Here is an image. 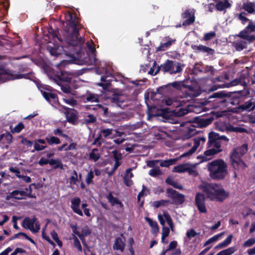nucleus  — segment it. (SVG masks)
<instances>
[{"instance_id": "de8ad7c7", "label": "nucleus", "mask_w": 255, "mask_h": 255, "mask_svg": "<svg viewBox=\"0 0 255 255\" xmlns=\"http://www.w3.org/2000/svg\"><path fill=\"white\" fill-rule=\"evenodd\" d=\"M66 117L67 121L71 123H75L77 119L76 115L72 112H67Z\"/></svg>"}, {"instance_id": "a18cd8bd", "label": "nucleus", "mask_w": 255, "mask_h": 255, "mask_svg": "<svg viewBox=\"0 0 255 255\" xmlns=\"http://www.w3.org/2000/svg\"><path fill=\"white\" fill-rule=\"evenodd\" d=\"M49 164L51 166H54V168H63V164L59 159H51L49 160Z\"/></svg>"}, {"instance_id": "473e14b6", "label": "nucleus", "mask_w": 255, "mask_h": 255, "mask_svg": "<svg viewBox=\"0 0 255 255\" xmlns=\"http://www.w3.org/2000/svg\"><path fill=\"white\" fill-rule=\"evenodd\" d=\"M126 97L123 95H115L111 98V101L121 107L126 102Z\"/></svg>"}, {"instance_id": "4be33fe9", "label": "nucleus", "mask_w": 255, "mask_h": 255, "mask_svg": "<svg viewBox=\"0 0 255 255\" xmlns=\"http://www.w3.org/2000/svg\"><path fill=\"white\" fill-rule=\"evenodd\" d=\"M81 200L79 198H73L71 200V208L73 211L80 216H83V212L80 208Z\"/></svg>"}, {"instance_id": "423d86ee", "label": "nucleus", "mask_w": 255, "mask_h": 255, "mask_svg": "<svg viewBox=\"0 0 255 255\" xmlns=\"http://www.w3.org/2000/svg\"><path fill=\"white\" fill-rule=\"evenodd\" d=\"M250 82L249 73L247 71L242 72L239 78H237L231 82L227 83H223L218 86H214L210 89L211 91H214L219 88H230L238 85H241L245 87L247 86Z\"/></svg>"}, {"instance_id": "864d4df0", "label": "nucleus", "mask_w": 255, "mask_h": 255, "mask_svg": "<svg viewBox=\"0 0 255 255\" xmlns=\"http://www.w3.org/2000/svg\"><path fill=\"white\" fill-rule=\"evenodd\" d=\"M64 102L70 106H74L77 105V101L73 98H63Z\"/></svg>"}, {"instance_id": "ea45409f", "label": "nucleus", "mask_w": 255, "mask_h": 255, "mask_svg": "<svg viewBox=\"0 0 255 255\" xmlns=\"http://www.w3.org/2000/svg\"><path fill=\"white\" fill-rule=\"evenodd\" d=\"M233 236L230 235L223 242L218 244L215 247L216 249H222L228 246L232 242Z\"/></svg>"}, {"instance_id": "a211bd4d", "label": "nucleus", "mask_w": 255, "mask_h": 255, "mask_svg": "<svg viewBox=\"0 0 255 255\" xmlns=\"http://www.w3.org/2000/svg\"><path fill=\"white\" fill-rule=\"evenodd\" d=\"M87 46L90 51L91 52V58L88 59H86L84 61V62L87 64V65H92L94 64L97 63V59L95 57V48L93 45V43H90V42H87L86 43Z\"/></svg>"}, {"instance_id": "dca6fc26", "label": "nucleus", "mask_w": 255, "mask_h": 255, "mask_svg": "<svg viewBox=\"0 0 255 255\" xmlns=\"http://www.w3.org/2000/svg\"><path fill=\"white\" fill-rule=\"evenodd\" d=\"M195 10H186L183 13L181 14V17L182 18H186V19L183 22V25H189L193 23L195 21Z\"/></svg>"}, {"instance_id": "c756f323", "label": "nucleus", "mask_w": 255, "mask_h": 255, "mask_svg": "<svg viewBox=\"0 0 255 255\" xmlns=\"http://www.w3.org/2000/svg\"><path fill=\"white\" fill-rule=\"evenodd\" d=\"M241 38L236 40L234 42V46L236 49L238 51H241L247 46V43L244 40V39L241 37Z\"/></svg>"}, {"instance_id": "aec40b11", "label": "nucleus", "mask_w": 255, "mask_h": 255, "mask_svg": "<svg viewBox=\"0 0 255 255\" xmlns=\"http://www.w3.org/2000/svg\"><path fill=\"white\" fill-rule=\"evenodd\" d=\"M82 98L85 103H98L99 102L100 96L97 94L88 92L82 97Z\"/></svg>"}, {"instance_id": "2f4dec72", "label": "nucleus", "mask_w": 255, "mask_h": 255, "mask_svg": "<svg viewBox=\"0 0 255 255\" xmlns=\"http://www.w3.org/2000/svg\"><path fill=\"white\" fill-rule=\"evenodd\" d=\"M240 107L243 110L253 111L255 109V103L253 102L252 100H249L246 102L244 104L241 105Z\"/></svg>"}, {"instance_id": "09e8293b", "label": "nucleus", "mask_w": 255, "mask_h": 255, "mask_svg": "<svg viewBox=\"0 0 255 255\" xmlns=\"http://www.w3.org/2000/svg\"><path fill=\"white\" fill-rule=\"evenodd\" d=\"M169 232L170 230L168 227H163L161 237V240L163 243H167L168 242L167 240H165V238L168 236Z\"/></svg>"}, {"instance_id": "c9c22d12", "label": "nucleus", "mask_w": 255, "mask_h": 255, "mask_svg": "<svg viewBox=\"0 0 255 255\" xmlns=\"http://www.w3.org/2000/svg\"><path fill=\"white\" fill-rule=\"evenodd\" d=\"M195 120L196 121L197 124H198V126L199 127H205L209 125H210L213 120L212 119H203V118H195Z\"/></svg>"}, {"instance_id": "3c124183", "label": "nucleus", "mask_w": 255, "mask_h": 255, "mask_svg": "<svg viewBox=\"0 0 255 255\" xmlns=\"http://www.w3.org/2000/svg\"><path fill=\"white\" fill-rule=\"evenodd\" d=\"M100 131L101 134H103L105 138H107L112 134L114 129L112 128H101Z\"/></svg>"}, {"instance_id": "2eb2a0df", "label": "nucleus", "mask_w": 255, "mask_h": 255, "mask_svg": "<svg viewBox=\"0 0 255 255\" xmlns=\"http://www.w3.org/2000/svg\"><path fill=\"white\" fill-rule=\"evenodd\" d=\"M206 140V139L204 137H200L198 138H195L193 139L194 145L192 147L189 149L188 151L184 152L183 153L180 157V158L186 157L188 156H190L192 155L199 147L200 144H203Z\"/></svg>"}, {"instance_id": "f03ea898", "label": "nucleus", "mask_w": 255, "mask_h": 255, "mask_svg": "<svg viewBox=\"0 0 255 255\" xmlns=\"http://www.w3.org/2000/svg\"><path fill=\"white\" fill-rule=\"evenodd\" d=\"M199 188L202 191L207 198L211 201L223 202L229 196L222 185L215 183H203L199 186Z\"/></svg>"}, {"instance_id": "774afa93", "label": "nucleus", "mask_w": 255, "mask_h": 255, "mask_svg": "<svg viewBox=\"0 0 255 255\" xmlns=\"http://www.w3.org/2000/svg\"><path fill=\"white\" fill-rule=\"evenodd\" d=\"M255 243V238H252L248 239L247 241H246L244 244V247H250L254 245Z\"/></svg>"}, {"instance_id": "c03bdc74", "label": "nucleus", "mask_w": 255, "mask_h": 255, "mask_svg": "<svg viewBox=\"0 0 255 255\" xmlns=\"http://www.w3.org/2000/svg\"><path fill=\"white\" fill-rule=\"evenodd\" d=\"M89 157L90 159L97 161L100 157L98 150L96 148L93 149L90 153Z\"/></svg>"}, {"instance_id": "e433bc0d", "label": "nucleus", "mask_w": 255, "mask_h": 255, "mask_svg": "<svg viewBox=\"0 0 255 255\" xmlns=\"http://www.w3.org/2000/svg\"><path fill=\"white\" fill-rule=\"evenodd\" d=\"M63 47L61 46H54L52 47L50 45H48L47 47V50L52 56H57L61 54Z\"/></svg>"}, {"instance_id": "9b49d317", "label": "nucleus", "mask_w": 255, "mask_h": 255, "mask_svg": "<svg viewBox=\"0 0 255 255\" xmlns=\"http://www.w3.org/2000/svg\"><path fill=\"white\" fill-rule=\"evenodd\" d=\"M0 78L5 80H14L18 79H28L29 78V74H10L7 70L2 68H0Z\"/></svg>"}, {"instance_id": "0eeeda50", "label": "nucleus", "mask_w": 255, "mask_h": 255, "mask_svg": "<svg viewBox=\"0 0 255 255\" xmlns=\"http://www.w3.org/2000/svg\"><path fill=\"white\" fill-rule=\"evenodd\" d=\"M184 66L183 64L178 62L168 60L161 65V68L164 72L173 74L181 72Z\"/></svg>"}, {"instance_id": "37998d69", "label": "nucleus", "mask_w": 255, "mask_h": 255, "mask_svg": "<svg viewBox=\"0 0 255 255\" xmlns=\"http://www.w3.org/2000/svg\"><path fill=\"white\" fill-rule=\"evenodd\" d=\"M188 167V163L182 164L175 166L173 168V171L178 173H183L187 171V167Z\"/></svg>"}, {"instance_id": "49530a36", "label": "nucleus", "mask_w": 255, "mask_h": 255, "mask_svg": "<svg viewBox=\"0 0 255 255\" xmlns=\"http://www.w3.org/2000/svg\"><path fill=\"white\" fill-rule=\"evenodd\" d=\"M45 141H46L47 142L50 144V145H52V144H58L59 143H60V139L57 137H55V136H50V137H46L45 138Z\"/></svg>"}, {"instance_id": "0e129e2a", "label": "nucleus", "mask_w": 255, "mask_h": 255, "mask_svg": "<svg viewBox=\"0 0 255 255\" xmlns=\"http://www.w3.org/2000/svg\"><path fill=\"white\" fill-rule=\"evenodd\" d=\"M42 95L48 102H49L51 99H55V94L53 93L44 92Z\"/></svg>"}, {"instance_id": "a19ab883", "label": "nucleus", "mask_w": 255, "mask_h": 255, "mask_svg": "<svg viewBox=\"0 0 255 255\" xmlns=\"http://www.w3.org/2000/svg\"><path fill=\"white\" fill-rule=\"evenodd\" d=\"M146 221L148 222L150 226L152 228V232L153 233H156L159 231V228L156 222L152 220L149 218H145Z\"/></svg>"}, {"instance_id": "a878e982", "label": "nucleus", "mask_w": 255, "mask_h": 255, "mask_svg": "<svg viewBox=\"0 0 255 255\" xmlns=\"http://www.w3.org/2000/svg\"><path fill=\"white\" fill-rule=\"evenodd\" d=\"M195 49L199 52L206 53L208 55H212L214 53V49L202 45L195 46Z\"/></svg>"}, {"instance_id": "b1692460", "label": "nucleus", "mask_w": 255, "mask_h": 255, "mask_svg": "<svg viewBox=\"0 0 255 255\" xmlns=\"http://www.w3.org/2000/svg\"><path fill=\"white\" fill-rule=\"evenodd\" d=\"M46 144V141L43 139H36L34 141V149L31 151L32 152H34L35 151H41L45 149L47 146L45 145H41Z\"/></svg>"}, {"instance_id": "cd10ccee", "label": "nucleus", "mask_w": 255, "mask_h": 255, "mask_svg": "<svg viewBox=\"0 0 255 255\" xmlns=\"http://www.w3.org/2000/svg\"><path fill=\"white\" fill-rule=\"evenodd\" d=\"M228 94H226L223 91H220L218 92L214 93L212 95L210 96L209 99L216 98L219 100V102L223 104L226 102V100L223 98L227 97Z\"/></svg>"}, {"instance_id": "79ce46f5", "label": "nucleus", "mask_w": 255, "mask_h": 255, "mask_svg": "<svg viewBox=\"0 0 255 255\" xmlns=\"http://www.w3.org/2000/svg\"><path fill=\"white\" fill-rule=\"evenodd\" d=\"M107 199L113 206L115 205H119L121 207L123 206L122 203L117 198L114 197L111 193L109 194V195L107 196Z\"/></svg>"}, {"instance_id": "6e6d98bb", "label": "nucleus", "mask_w": 255, "mask_h": 255, "mask_svg": "<svg viewBox=\"0 0 255 255\" xmlns=\"http://www.w3.org/2000/svg\"><path fill=\"white\" fill-rule=\"evenodd\" d=\"M94 177V172L92 170H90L88 172L86 177V182L87 184H90L93 183V179Z\"/></svg>"}, {"instance_id": "13d9d810", "label": "nucleus", "mask_w": 255, "mask_h": 255, "mask_svg": "<svg viewBox=\"0 0 255 255\" xmlns=\"http://www.w3.org/2000/svg\"><path fill=\"white\" fill-rule=\"evenodd\" d=\"M169 201L168 200H161L160 201H154L153 203V205L156 208L159 207L161 206H165Z\"/></svg>"}, {"instance_id": "412c9836", "label": "nucleus", "mask_w": 255, "mask_h": 255, "mask_svg": "<svg viewBox=\"0 0 255 255\" xmlns=\"http://www.w3.org/2000/svg\"><path fill=\"white\" fill-rule=\"evenodd\" d=\"M158 220L159 222L161 225L164 227L165 225V220L166 221L168 225H169L170 228L171 230H173V225L172 221V219L169 215V214L167 212L163 213V215H158Z\"/></svg>"}, {"instance_id": "f704fd0d", "label": "nucleus", "mask_w": 255, "mask_h": 255, "mask_svg": "<svg viewBox=\"0 0 255 255\" xmlns=\"http://www.w3.org/2000/svg\"><path fill=\"white\" fill-rule=\"evenodd\" d=\"M216 8L220 11H222L231 6V4L228 0H219L216 3Z\"/></svg>"}, {"instance_id": "9d476101", "label": "nucleus", "mask_w": 255, "mask_h": 255, "mask_svg": "<svg viewBox=\"0 0 255 255\" xmlns=\"http://www.w3.org/2000/svg\"><path fill=\"white\" fill-rule=\"evenodd\" d=\"M22 226L24 228L30 230L33 233H37L40 230V225L34 217L31 219L25 218L23 221Z\"/></svg>"}, {"instance_id": "5701e85b", "label": "nucleus", "mask_w": 255, "mask_h": 255, "mask_svg": "<svg viewBox=\"0 0 255 255\" xmlns=\"http://www.w3.org/2000/svg\"><path fill=\"white\" fill-rule=\"evenodd\" d=\"M194 107L192 105H188V106L184 108H181L179 109L174 110L175 115L177 117H182L185 114H187L189 112L193 111Z\"/></svg>"}, {"instance_id": "5fc2aeb1", "label": "nucleus", "mask_w": 255, "mask_h": 255, "mask_svg": "<svg viewBox=\"0 0 255 255\" xmlns=\"http://www.w3.org/2000/svg\"><path fill=\"white\" fill-rule=\"evenodd\" d=\"M51 236L53 239L56 242L59 247H62V242L59 239L58 234L55 232L52 231L51 233Z\"/></svg>"}, {"instance_id": "680f3d73", "label": "nucleus", "mask_w": 255, "mask_h": 255, "mask_svg": "<svg viewBox=\"0 0 255 255\" xmlns=\"http://www.w3.org/2000/svg\"><path fill=\"white\" fill-rule=\"evenodd\" d=\"M149 193V190L145 186L143 185L142 190L139 193L137 196V199L138 201L140 200V198L144 195H147Z\"/></svg>"}, {"instance_id": "7ed1b4c3", "label": "nucleus", "mask_w": 255, "mask_h": 255, "mask_svg": "<svg viewBox=\"0 0 255 255\" xmlns=\"http://www.w3.org/2000/svg\"><path fill=\"white\" fill-rule=\"evenodd\" d=\"M207 168L209 171L210 177L214 180H223L228 174V165L222 159L214 160L208 163Z\"/></svg>"}, {"instance_id": "8fccbe9b", "label": "nucleus", "mask_w": 255, "mask_h": 255, "mask_svg": "<svg viewBox=\"0 0 255 255\" xmlns=\"http://www.w3.org/2000/svg\"><path fill=\"white\" fill-rule=\"evenodd\" d=\"M189 174L194 176H196L198 174L197 171L196 169V165H193L188 163V167H187V171Z\"/></svg>"}, {"instance_id": "7c9ffc66", "label": "nucleus", "mask_w": 255, "mask_h": 255, "mask_svg": "<svg viewBox=\"0 0 255 255\" xmlns=\"http://www.w3.org/2000/svg\"><path fill=\"white\" fill-rule=\"evenodd\" d=\"M131 170L132 168L128 169L124 176V182L127 186H130L132 184L131 178L133 177V174L131 173Z\"/></svg>"}, {"instance_id": "20e7f679", "label": "nucleus", "mask_w": 255, "mask_h": 255, "mask_svg": "<svg viewBox=\"0 0 255 255\" xmlns=\"http://www.w3.org/2000/svg\"><path fill=\"white\" fill-rule=\"evenodd\" d=\"M248 150V145L244 143L234 148L230 154V161L232 167L236 170H243L247 167L246 163L241 159Z\"/></svg>"}, {"instance_id": "f3484780", "label": "nucleus", "mask_w": 255, "mask_h": 255, "mask_svg": "<svg viewBox=\"0 0 255 255\" xmlns=\"http://www.w3.org/2000/svg\"><path fill=\"white\" fill-rule=\"evenodd\" d=\"M178 158H172L168 160L160 161L159 160H155L153 161H148L147 165L150 167H153L156 163L160 162V165L162 167H168L171 165L174 164L178 160Z\"/></svg>"}, {"instance_id": "052dcab7", "label": "nucleus", "mask_w": 255, "mask_h": 255, "mask_svg": "<svg viewBox=\"0 0 255 255\" xmlns=\"http://www.w3.org/2000/svg\"><path fill=\"white\" fill-rule=\"evenodd\" d=\"M24 128V125L22 123H19L11 130V131L13 133H19Z\"/></svg>"}, {"instance_id": "72a5a7b5", "label": "nucleus", "mask_w": 255, "mask_h": 255, "mask_svg": "<svg viewBox=\"0 0 255 255\" xmlns=\"http://www.w3.org/2000/svg\"><path fill=\"white\" fill-rule=\"evenodd\" d=\"M243 8L249 13H255V2L247 1L244 3Z\"/></svg>"}, {"instance_id": "393cba45", "label": "nucleus", "mask_w": 255, "mask_h": 255, "mask_svg": "<svg viewBox=\"0 0 255 255\" xmlns=\"http://www.w3.org/2000/svg\"><path fill=\"white\" fill-rule=\"evenodd\" d=\"M163 43H162L159 46H158L157 48V50L158 51H164L167 48H168L170 45H172V43H174V40H172L171 38L167 37L165 38L163 40Z\"/></svg>"}, {"instance_id": "338daca9", "label": "nucleus", "mask_w": 255, "mask_h": 255, "mask_svg": "<svg viewBox=\"0 0 255 255\" xmlns=\"http://www.w3.org/2000/svg\"><path fill=\"white\" fill-rule=\"evenodd\" d=\"M171 85L177 90L181 89L182 87H185V85L181 81H175L171 83Z\"/></svg>"}, {"instance_id": "4c0bfd02", "label": "nucleus", "mask_w": 255, "mask_h": 255, "mask_svg": "<svg viewBox=\"0 0 255 255\" xmlns=\"http://www.w3.org/2000/svg\"><path fill=\"white\" fill-rule=\"evenodd\" d=\"M91 232L88 228L86 227L85 229L82 230V233H80L78 232H75V234H76L80 238V239L82 241V243L84 245V246H85L87 247V245L85 243V237L89 235L90 234Z\"/></svg>"}, {"instance_id": "c85d7f7f", "label": "nucleus", "mask_w": 255, "mask_h": 255, "mask_svg": "<svg viewBox=\"0 0 255 255\" xmlns=\"http://www.w3.org/2000/svg\"><path fill=\"white\" fill-rule=\"evenodd\" d=\"M82 177L81 174L79 175L75 170H73L71 172V176L69 178V182L71 186L76 184L77 181L81 180Z\"/></svg>"}, {"instance_id": "bb28decb", "label": "nucleus", "mask_w": 255, "mask_h": 255, "mask_svg": "<svg viewBox=\"0 0 255 255\" xmlns=\"http://www.w3.org/2000/svg\"><path fill=\"white\" fill-rule=\"evenodd\" d=\"M1 143L5 144L4 147L8 148V144L12 141V136L9 133H5L1 135Z\"/></svg>"}, {"instance_id": "58836bf2", "label": "nucleus", "mask_w": 255, "mask_h": 255, "mask_svg": "<svg viewBox=\"0 0 255 255\" xmlns=\"http://www.w3.org/2000/svg\"><path fill=\"white\" fill-rule=\"evenodd\" d=\"M221 130H224V129H220ZM225 130L232 131V132H243L246 130V129L241 128V127H234L232 125H228L226 126L225 128Z\"/></svg>"}, {"instance_id": "6e6552de", "label": "nucleus", "mask_w": 255, "mask_h": 255, "mask_svg": "<svg viewBox=\"0 0 255 255\" xmlns=\"http://www.w3.org/2000/svg\"><path fill=\"white\" fill-rule=\"evenodd\" d=\"M68 64L67 61H62L55 65L58 70L56 71V75L59 80L64 82L70 81L74 73H68L63 70V68Z\"/></svg>"}, {"instance_id": "1a4fd4ad", "label": "nucleus", "mask_w": 255, "mask_h": 255, "mask_svg": "<svg viewBox=\"0 0 255 255\" xmlns=\"http://www.w3.org/2000/svg\"><path fill=\"white\" fill-rule=\"evenodd\" d=\"M255 31V23L252 21H250V23L246 28L240 33L239 36L243 39L252 42L255 40V35L252 34V32Z\"/></svg>"}, {"instance_id": "6ab92c4d", "label": "nucleus", "mask_w": 255, "mask_h": 255, "mask_svg": "<svg viewBox=\"0 0 255 255\" xmlns=\"http://www.w3.org/2000/svg\"><path fill=\"white\" fill-rule=\"evenodd\" d=\"M125 239L123 234L121 235V237L117 238L113 245V249L114 250H119L123 252L125 248Z\"/></svg>"}, {"instance_id": "39448f33", "label": "nucleus", "mask_w": 255, "mask_h": 255, "mask_svg": "<svg viewBox=\"0 0 255 255\" xmlns=\"http://www.w3.org/2000/svg\"><path fill=\"white\" fill-rule=\"evenodd\" d=\"M218 137L217 132L212 131L209 133L208 149L204 152L203 161L210 159L213 155L222 151L221 141Z\"/></svg>"}, {"instance_id": "e2e57ef3", "label": "nucleus", "mask_w": 255, "mask_h": 255, "mask_svg": "<svg viewBox=\"0 0 255 255\" xmlns=\"http://www.w3.org/2000/svg\"><path fill=\"white\" fill-rule=\"evenodd\" d=\"M73 240H74V247L75 248H76L79 252H82V248L80 242L79 240H78V238L77 237H76L75 236H74Z\"/></svg>"}, {"instance_id": "4d7b16f0", "label": "nucleus", "mask_w": 255, "mask_h": 255, "mask_svg": "<svg viewBox=\"0 0 255 255\" xmlns=\"http://www.w3.org/2000/svg\"><path fill=\"white\" fill-rule=\"evenodd\" d=\"M229 77L228 74L225 73L224 75L220 76L214 79V82L216 83L217 82H225L226 80H229Z\"/></svg>"}, {"instance_id": "f8f14e48", "label": "nucleus", "mask_w": 255, "mask_h": 255, "mask_svg": "<svg viewBox=\"0 0 255 255\" xmlns=\"http://www.w3.org/2000/svg\"><path fill=\"white\" fill-rule=\"evenodd\" d=\"M31 193V189L30 187L26 188L23 190H15L9 193L6 196V199L9 200L11 198H14L17 200H21Z\"/></svg>"}, {"instance_id": "603ef678", "label": "nucleus", "mask_w": 255, "mask_h": 255, "mask_svg": "<svg viewBox=\"0 0 255 255\" xmlns=\"http://www.w3.org/2000/svg\"><path fill=\"white\" fill-rule=\"evenodd\" d=\"M162 174V172L159 167H155L149 171V174L153 177H156Z\"/></svg>"}, {"instance_id": "4468645a", "label": "nucleus", "mask_w": 255, "mask_h": 255, "mask_svg": "<svg viewBox=\"0 0 255 255\" xmlns=\"http://www.w3.org/2000/svg\"><path fill=\"white\" fill-rule=\"evenodd\" d=\"M167 196L172 199V203H174L177 205L182 204L184 202L185 196L182 194L178 193L176 191L172 189H167Z\"/></svg>"}, {"instance_id": "69168bd1", "label": "nucleus", "mask_w": 255, "mask_h": 255, "mask_svg": "<svg viewBox=\"0 0 255 255\" xmlns=\"http://www.w3.org/2000/svg\"><path fill=\"white\" fill-rule=\"evenodd\" d=\"M246 13L245 12L241 13L238 15V18L242 21L243 24H246L247 22L250 23V21H251L250 19L247 18L245 16Z\"/></svg>"}, {"instance_id": "f257e3e1", "label": "nucleus", "mask_w": 255, "mask_h": 255, "mask_svg": "<svg viewBox=\"0 0 255 255\" xmlns=\"http://www.w3.org/2000/svg\"><path fill=\"white\" fill-rule=\"evenodd\" d=\"M67 27L65 29L64 40L70 46L80 47L84 43V39L79 36V30L80 28L78 18L71 13L66 15Z\"/></svg>"}, {"instance_id": "bf43d9fd", "label": "nucleus", "mask_w": 255, "mask_h": 255, "mask_svg": "<svg viewBox=\"0 0 255 255\" xmlns=\"http://www.w3.org/2000/svg\"><path fill=\"white\" fill-rule=\"evenodd\" d=\"M97 118L92 114L88 115L85 119V122L87 124L93 123L96 121Z\"/></svg>"}, {"instance_id": "ddd939ff", "label": "nucleus", "mask_w": 255, "mask_h": 255, "mask_svg": "<svg viewBox=\"0 0 255 255\" xmlns=\"http://www.w3.org/2000/svg\"><path fill=\"white\" fill-rule=\"evenodd\" d=\"M195 202L200 213H206L207 212L205 205V195L200 192L197 193L195 198Z\"/></svg>"}]
</instances>
